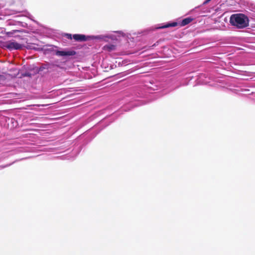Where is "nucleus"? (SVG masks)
<instances>
[{
	"mask_svg": "<svg viewBox=\"0 0 255 255\" xmlns=\"http://www.w3.org/2000/svg\"><path fill=\"white\" fill-rule=\"evenodd\" d=\"M24 76L30 77L31 76V74L29 73H26L24 74Z\"/></svg>",
	"mask_w": 255,
	"mask_h": 255,
	"instance_id": "nucleus-9",
	"label": "nucleus"
},
{
	"mask_svg": "<svg viewBox=\"0 0 255 255\" xmlns=\"http://www.w3.org/2000/svg\"><path fill=\"white\" fill-rule=\"evenodd\" d=\"M3 46L10 50H19L22 48V45L13 40L6 41L4 43Z\"/></svg>",
	"mask_w": 255,
	"mask_h": 255,
	"instance_id": "nucleus-3",
	"label": "nucleus"
},
{
	"mask_svg": "<svg viewBox=\"0 0 255 255\" xmlns=\"http://www.w3.org/2000/svg\"><path fill=\"white\" fill-rule=\"evenodd\" d=\"M76 54V51L74 50L70 51H55V54L58 56H74Z\"/></svg>",
	"mask_w": 255,
	"mask_h": 255,
	"instance_id": "nucleus-4",
	"label": "nucleus"
},
{
	"mask_svg": "<svg viewBox=\"0 0 255 255\" xmlns=\"http://www.w3.org/2000/svg\"><path fill=\"white\" fill-rule=\"evenodd\" d=\"M66 36L68 39H72V37H73V36H72V35L71 34H66Z\"/></svg>",
	"mask_w": 255,
	"mask_h": 255,
	"instance_id": "nucleus-7",
	"label": "nucleus"
},
{
	"mask_svg": "<svg viewBox=\"0 0 255 255\" xmlns=\"http://www.w3.org/2000/svg\"><path fill=\"white\" fill-rule=\"evenodd\" d=\"M116 45L113 44H107L105 45L103 47V49L105 50H107L109 52H111L112 51H114L116 50Z\"/></svg>",
	"mask_w": 255,
	"mask_h": 255,
	"instance_id": "nucleus-6",
	"label": "nucleus"
},
{
	"mask_svg": "<svg viewBox=\"0 0 255 255\" xmlns=\"http://www.w3.org/2000/svg\"><path fill=\"white\" fill-rule=\"evenodd\" d=\"M16 31H18V30H13L12 32H7L6 33V34H13L14 33V32H15Z\"/></svg>",
	"mask_w": 255,
	"mask_h": 255,
	"instance_id": "nucleus-8",
	"label": "nucleus"
},
{
	"mask_svg": "<svg viewBox=\"0 0 255 255\" xmlns=\"http://www.w3.org/2000/svg\"><path fill=\"white\" fill-rule=\"evenodd\" d=\"M211 0H206L205 1V2H204V4H206L207 3H208L210 1H211Z\"/></svg>",
	"mask_w": 255,
	"mask_h": 255,
	"instance_id": "nucleus-10",
	"label": "nucleus"
},
{
	"mask_svg": "<svg viewBox=\"0 0 255 255\" xmlns=\"http://www.w3.org/2000/svg\"><path fill=\"white\" fill-rule=\"evenodd\" d=\"M248 17L243 13L232 14L230 18V22L232 25L239 28H243L249 26Z\"/></svg>",
	"mask_w": 255,
	"mask_h": 255,
	"instance_id": "nucleus-1",
	"label": "nucleus"
},
{
	"mask_svg": "<svg viewBox=\"0 0 255 255\" xmlns=\"http://www.w3.org/2000/svg\"><path fill=\"white\" fill-rule=\"evenodd\" d=\"M193 19H194L191 17H186V18L183 19L179 23L176 22L169 23H167L164 25H162V26L159 27L158 28L163 29V28H168L170 27H175V26H177L178 24L180 26H185V25L188 24L190 22H191L193 20Z\"/></svg>",
	"mask_w": 255,
	"mask_h": 255,
	"instance_id": "nucleus-2",
	"label": "nucleus"
},
{
	"mask_svg": "<svg viewBox=\"0 0 255 255\" xmlns=\"http://www.w3.org/2000/svg\"><path fill=\"white\" fill-rule=\"evenodd\" d=\"M73 38L76 41H86L88 40V37L84 34H74Z\"/></svg>",
	"mask_w": 255,
	"mask_h": 255,
	"instance_id": "nucleus-5",
	"label": "nucleus"
}]
</instances>
